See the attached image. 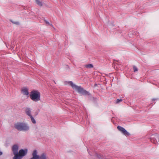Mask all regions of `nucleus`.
I'll list each match as a JSON object with an SVG mask.
<instances>
[{
	"instance_id": "10",
	"label": "nucleus",
	"mask_w": 159,
	"mask_h": 159,
	"mask_svg": "<svg viewBox=\"0 0 159 159\" xmlns=\"http://www.w3.org/2000/svg\"><path fill=\"white\" fill-rule=\"evenodd\" d=\"M39 159H48L47 155L45 153H43L40 155Z\"/></svg>"
},
{
	"instance_id": "3",
	"label": "nucleus",
	"mask_w": 159,
	"mask_h": 159,
	"mask_svg": "<svg viewBox=\"0 0 159 159\" xmlns=\"http://www.w3.org/2000/svg\"><path fill=\"white\" fill-rule=\"evenodd\" d=\"M29 95L30 99L34 102H37L40 100V93L37 90L32 91Z\"/></svg>"
},
{
	"instance_id": "9",
	"label": "nucleus",
	"mask_w": 159,
	"mask_h": 159,
	"mask_svg": "<svg viewBox=\"0 0 159 159\" xmlns=\"http://www.w3.org/2000/svg\"><path fill=\"white\" fill-rule=\"evenodd\" d=\"M25 113L30 117L32 116L31 114V110L29 108H26L25 109Z\"/></svg>"
},
{
	"instance_id": "5",
	"label": "nucleus",
	"mask_w": 159,
	"mask_h": 159,
	"mask_svg": "<svg viewBox=\"0 0 159 159\" xmlns=\"http://www.w3.org/2000/svg\"><path fill=\"white\" fill-rule=\"evenodd\" d=\"M118 129L124 135L126 136H129L130 135L129 133L124 128L119 126L117 127Z\"/></svg>"
},
{
	"instance_id": "11",
	"label": "nucleus",
	"mask_w": 159,
	"mask_h": 159,
	"mask_svg": "<svg viewBox=\"0 0 159 159\" xmlns=\"http://www.w3.org/2000/svg\"><path fill=\"white\" fill-rule=\"evenodd\" d=\"M84 67L87 68H93V66L92 64H87L84 66Z\"/></svg>"
},
{
	"instance_id": "2",
	"label": "nucleus",
	"mask_w": 159,
	"mask_h": 159,
	"mask_svg": "<svg viewBox=\"0 0 159 159\" xmlns=\"http://www.w3.org/2000/svg\"><path fill=\"white\" fill-rule=\"evenodd\" d=\"M15 127L20 131H26L29 129L28 125L24 122H17L15 125Z\"/></svg>"
},
{
	"instance_id": "14",
	"label": "nucleus",
	"mask_w": 159,
	"mask_h": 159,
	"mask_svg": "<svg viewBox=\"0 0 159 159\" xmlns=\"http://www.w3.org/2000/svg\"><path fill=\"white\" fill-rule=\"evenodd\" d=\"M30 117L31 118L32 122L34 124H35L36 123V121H35V119H34V118L32 116H30Z\"/></svg>"
},
{
	"instance_id": "1",
	"label": "nucleus",
	"mask_w": 159,
	"mask_h": 159,
	"mask_svg": "<svg viewBox=\"0 0 159 159\" xmlns=\"http://www.w3.org/2000/svg\"><path fill=\"white\" fill-rule=\"evenodd\" d=\"M67 84L71 86L74 90L83 95H89V93L84 90L80 86H79L74 84L71 81L67 82Z\"/></svg>"
},
{
	"instance_id": "4",
	"label": "nucleus",
	"mask_w": 159,
	"mask_h": 159,
	"mask_svg": "<svg viewBox=\"0 0 159 159\" xmlns=\"http://www.w3.org/2000/svg\"><path fill=\"white\" fill-rule=\"evenodd\" d=\"M28 152V150L26 149H21L17 153V155L20 157L21 158L25 156L27 154Z\"/></svg>"
},
{
	"instance_id": "7",
	"label": "nucleus",
	"mask_w": 159,
	"mask_h": 159,
	"mask_svg": "<svg viewBox=\"0 0 159 159\" xmlns=\"http://www.w3.org/2000/svg\"><path fill=\"white\" fill-rule=\"evenodd\" d=\"M32 156V157L30 159H39L40 157V156H39L38 154V152L36 150L33 151Z\"/></svg>"
},
{
	"instance_id": "16",
	"label": "nucleus",
	"mask_w": 159,
	"mask_h": 159,
	"mask_svg": "<svg viewBox=\"0 0 159 159\" xmlns=\"http://www.w3.org/2000/svg\"><path fill=\"white\" fill-rule=\"evenodd\" d=\"M122 101V100L121 99H118L117 100L116 102V103H119L120 102H121Z\"/></svg>"
},
{
	"instance_id": "8",
	"label": "nucleus",
	"mask_w": 159,
	"mask_h": 159,
	"mask_svg": "<svg viewBox=\"0 0 159 159\" xmlns=\"http://www.w3.org/2000/svg\"><path fill=\"white\" fill-rule=\"evenodd\" d=\"M28 89L27 88L24 87L21 90V93L24 95L28 96L29 95Z\"/></svg>"
},
{
	"instance_id": "17",
	"label": "nucleus",
	"mask_w": 159,
	"mask_h": 159,
	"mask_svg": "<svg viewBox=\"0 0 159 159\" xmlns=\"http://www.w3.org/2000/svg\"><path fill=\"white\" fill-rule=\"evenodd\" d=\"M12 22L16 25H18L19 24V22L17 21H12Z\"/></svg>"
},
{
	"instance_id": "15",
	"label": "nucleus",
	"mask_w": 159,
	"mask_h": 159,
	"mask_svg": "<svg viewBox=\"0 0 159 159\" xmlns=\"http://www.w3.org/2000/svg\"><path fill=\"white\" fill-rule=\"evenodd\" d=\"M134 72H136L138 71V69L135 66H134L133 67Z\"/></svg>"
},
{
	"instance_id": "12",
	"label": "nucleus",
	"mask_w": 159,
	"mask_h": 159,
	"mask_svg": "<svg viewBox=\"0 0 159 159\" xmlns=\"http://www.w3.org/2000/svg\"><path fill=\"white\" fill-rule=\"evenodd\" d=\"M22 158L19 156L17 154L14 155L13 159H21Z\"/></svg>"
},
{
	"instance_id": "6",
	"label": "nucleus",
	"mask_w": 159,
	"mask_h": 159,
	"mask_svg": "<svg viewBox=\"0 0 159 159\" xmlns=\"http://www.w3.org/2000/svg\"><path fill=\"white\" fill-rule=\"evenodd\" d=\"M19 148V146L17 144H14L12 147L11 149L14 155L17 154Z\"/></svg>"
},
{
	"instance_id": "13",
	"label": "nucleus",
	"mask_w": 159,
	"mask_h": 159,
	"mask_svg": "<svg viewBox=\"0 0 159 159\" xmlns=\"http://www.w3.org/2000/svg\"><path fill=\"white\" fill-rule=\"evenodd\" d=\"M35 1L36 3L39 6H42V2L39 1V0H35Z\"/></svg>"
},
{
	"instance_id": "18",
	"label": "nucleus",
	"mask_w": 159,
	"mask_h": 159,
	"mask_svg": "<svg viewBox=\"0 0 159 159\" xmlns=\"http://www.w3.org/2000/svg\"><path fill=\"white\" fill-rule=\"evenodd\" d=\"M46 23L47 24L50 25V23H49V22H48V21H46Z\"/></svg>"
}]
</instances>
